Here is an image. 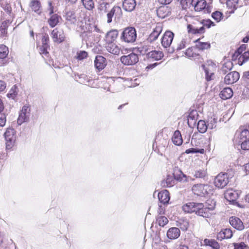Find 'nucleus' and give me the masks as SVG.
<instances>
[{"label":"nucleus","instance_id":"09e8293b","mask_svg":"<svg viewBox=\"0 0 249 249\" xmlns=\"http://www.w3.org/2000/svg\"><path fill=\"white\" fill-rule=\"evenodd\" d=\"M185 153L186 154L190 153H199L200 154H203L204 153V150L203 149H196L194 148H191L186 150Z\"/></svg>","mask_w":249,"mask_h":249},{"label":"nucleus","instance_id":"bb28decb","mask_svg":"<svg viewBox=\"0 0 249 249\" xmlns=\"http://www.w3.org/2000/svg\"><path fill=\"white\" fill-rule=\"evenodd\" d=\"M233 95V91L230 88H225L221 90L220 93V97L223 100L230 99Z\"/></svg>","mask_w":249,"mask_h":249},{"label":"nucleus","instance_id":"c03bdc74","mask_svg":"<svg viewBox=\"0 0 249 249\" xmlns=\"http://www.w3.org/2000/svg\"><path fill=\"white\" fill-rule=\"evenodd\" d=\"M17 87L14 86L10 90L7 96L8 98L14 99L17 95Z\"/></svg>","mask_w":249,"mask_h":249},{"label":"nucleus","instance_id":"680f3d73","mask_svg":"<svg viewBox=\"0 0 249 249\" xmlns=\"http://www.w3.org/2000/svg\"><path fill=\"white\" fill-rule=\"evenodd\" d=\"M49 37L48 35H44L42 38V45H49Z\"/></svg>","mask_w":249,"mask_h":249},{"label":"nucleus","instance_id":"603ef678","mask_svg":"<svg viewBox=\"0 0 249 249\" xmlns=\"http://www.w3.org/2000/svg\"><path fill=\"white\" fill-rule=\"evenodd\" d=\"M222 13L219 11H215L213 12L212 15V18L217 22H219L220 21L222 18Z\"/></svg>","mask_w":249,"mask_h":249},{"label":"nucleus","instance_id":"e433bc0d","mask_svg":"<svg viewBox=\"0 0 249 249\" xmlns=\"http://www.w3.org/2000/svg\"><path fill=\"white\" fill-rule=\"evenodd\" d=\"M156 222L160 226L164 227L168 223V220L167 217L164 216L158 215L156 219Z\"/></svg>","mask_w":249,"mask_h":249},{"label":"nucleus","instance_id":"6e6d98bb","mask_svg":"<svg viewBox=\"0 0 249 249\" xmlns=\"http://www.w3.org/2000/svg\"><path fill=\"white\" fill-rule=\"evenodd\" d=\"M1 6L3 9L8 13H10L11 10L10 5L6 3V2L2 1L0 3Z\"/></svg>","mask_w":249,"mask_h":249},{"label":"nucleus","instance_id":"bf43d9fd","mask_svg":"<svg viewBox=\"0 0 249 249\" xmlns=\"http://www.w3.org/2000/svg\"><path fill=\"white\" fill-rule=\"evenodd\" d=\"M88 53L85 51H80L77 53V58L78 60H82L87 57Z\"/></svg>","mask_w":249,"mask_h":249},{"label":"nucleus","instance_id":"cd10ccee","mask_svg":"<svg viewBox=\"0 0 249 249\" xmlns=\"http://www.w3.org/2000/svg\"><path fill=\"white\" fill-rule=\"evenodd\" d=\"M157 13L160 18H163L169 15L170 11L167 6H161L157 10Z\"/></svg>","mask_w":249,"mask_h":249},{"label":"nucleus","instance_id":"a211bd4d","mask_svg":"<svg viewBox=\"0 0 249 249\" xmlns=\"http://www.w3.org/2000/svg\"><path fill=\"white\" fill-rule=\"evenodd\" d=\"M233 232L230 228H226L222 230L217 235V239L219 240H222L224 239H230L232 237Z\"/></svg>","mask_w":249,"mask_h":249},{"label":"nucleus","instance_id":"37998d69","mask_svg":"<svg viewBox=\"0 0 249 249\" xmlns=\"http://www.w3.org/2000/svg\"><path fill=\"white\" fill-rule=\"evenodd\" d=\"M196 48L190 47L188 48L185 52V55L188 57H195L197 54L195 52Z\"/></svg>","mask_w":249,"mask_h":249},{"label":"nucleus","instance_id":"052dcab7","mask_svg":"<svg viewBox=\"0 0 249 249\" xmlns=\"http://www.w3.org/2000/svg\"><path fill=\"white\" fill-rule=\"evenodd\" d=\"M241 145V147L243 150H249V139L246 141H244L241 143L239 144Z\"/></svg>","mask_w":249,"mask_h":249},{"label":"nucleus","instance_id":"ddd939ff","mask_svg":"<svg viewBox=\"0 0 249 249\" xmlns=\"http://www.w3.org/2000/svg\"><path fill=\"white\" fill-rule=\"evenodd\" d=\"M174 34L173 32L166 31L161 38V45L164 48H167L170 46L173 41Z\"/></svg>","mask_w":249,"mask_h":249},{"label":"nucleus","instance_id":"b1692460","mask_svg":"<svg viewBox=\"0 0 249 249\" xmlns=\"http://www.w3.org/2000/svg\"><path fill=\"white\" fill-rule=\"evenodd\" d=\"M180 234V230L178 228L173 227L170 228L167 232V236L170 239H177Z\"/></svg>","mask_w":249,"mask_h":249},{"label":"nucleus","instance_id":"c756f323","mask_svg":"<svg viewBox=\"0 0 249 249\" xmlns=\"http://www.w3.org/2000/svg\"><path fill=\"white\" fill-rule=\"evenodd\" d=\"M65 18L68 24H74L76 21L75 13L71 11L67 12Z\"/></svg>","mask_w":249,"mask_h":249},{"label":"nucleus","instance_id":"ea45409f","mask_svg":"<svg viewBox=\"0 0 249 249\" xmlns=\"http://www.w3.org/2000/svg\"><path fill=\"white\" fill-rule=\"evenodd\" d=\"M204 242L207 245L211 247L213 249H220V246H219V244L214 240L205 239L204 240Z\"/></svg>","mask_w":249,"mask_h":249},{"label":"nucleus","instance_id":"2f4dec72","mask_svg":"<svg viewBox=\"0 0 249 249\" xmlns=\"http://www.w3.org/2000/svg\"><path fill=\"white\" fill-rule=\"evenodd\" d=\"M149 58H151L155 60L161 59L163 56V53L161 51H152L147 53Z\"/></svg>","mask_w":249,"mask_h":249},{"label":"nucleus","instance_id":"a18cd8bd","mask_svg":"<svg viewBox=\"0 0 249 249\" xmlns=\"http://www.w3.org/2000/svg\"><path fill=\"white\" fill-rule=\"evenodd\" d=\"M217 120L215 118H211L208 121V128L210 129H214L216 126Z\"/></svg>","mask_w":249,"mask_h":249},{"label":"nucleus","instance_id":"13d9d810","mask_svg":"<svg viewBox=\"0 0 249 249\" xmlns=\"http://www.w3.org/2000/svg\"><path fill=\"white\" fill-rule=\"evenodd\" d=\"M238 2V0H227V4L231 8H236V5Z\"/></svg>","mask_w":249,"mask_h":249},{"label":"nucleus","instance_id":"393cba45","mask_svg":"<svg viewBox=\"0 0 249 249\" xmlns=\"http://www.w3.org/2000/svg\"><path fill=\"white\" fill-rule=\"evenodd\" d=\"M118 36L117 30H111L106 35L105 41L107 43L114 42Z\"/></svg>","mask_w":249,"mask_h":249},{"label":"nucleus","instance_id":"39448f33","mask_svg":"<svg viewBox=\"0 0 249 249\" xmlns=\"http://www.w3.org/2000/svg\"><path fill=\"white\" fill-rule=\"evenodd\" d=\"M122 16V11L121 7L118 6H113L107 14V22L110 23L114 19L120 18Z\"/></svg>","mask_w":249,"mask_h":249},{"label":"nucleus","instance_id":"9b49d317","mask_svg":"<svg viewBox=\"0 0 249 249\" xmlns=\"http://www.w3.org/2000/svg\"><path fill=\"white\" fill-rule=\"evenodd\" d=\"M30 115V108L27 105L24 106L18 119V124L21 125L23 123L27 122L29 119Z\"/></svg>","mask_w":249,"mask_h":249},{"label":"nucleus","instance_id":"8fccbe9b","mask_svg":"<svg viewBox=\"0 0 249 249\" xmlns=\"http://www.w3.org/2000/svg\"><path fill=\"white\" fill-rule=\"evenodd\" d=\"M49 48V45H42L39 48V53L42 55H46L48 53V49Z\"/></svg>","mask_w":249,"mask_h":249},{"label":"nucleus","instance_id":"423d86ee","mask_svg":"<svg viewBox=\"0 0 249 249\" xmlns=\"http://www.w3.org/2000/svg\"><path fill=\"white\" fill-rule=\"evenodd\" d=\"M6 148L10 149L13 146L16 139V131L12 128H8L4 133Z\"/></svg>","mask_w":249,"mask_h":249},{"label":"nucleus","instance_id":"4c0bfd02","mask_svg":"<svg viewBox=\"0 0 249 249\" xmlns=\"http://www.w3.org/2000/svg\"><path fill=\"white\" fill-rule=\"evenodd\" d=\"M249 59V51L245 52L238 57V64L242 65L246 61Z\"/></svg>","mask_w":249,"mask_h":249},{"label":"nucleus","instance_id":"a878e982","mask_svg":"<svg viewBox=\"0 0 249 249\" xmlns=\"http://www.w3.org/2000/svg\"><path fill=\"white\" fill-rule=\"evenodd\" d=\"M158 198L160 203L167 204L170 200L169 192L166 190L161 191L158 194Z\"/></svg>","mask_w":249,"mask_h":249},{"label":"nucleus","instance_id":"e2e57ef3","mask_svg":"<svg viewBox=\"0 0 249 249\" xmlns=\"http://www.w3.org/2000/svg\"><path fill=\"white\" fill-rule=\"evenodd\" d=\"M202 66H203V67L204 69L205 72L206 78L207 80V81L211 80L212 79L211 76L213 74V73H209L208 70L205 68V66L203 65Z\"/></svg>","mask_w":249,"mask_h":249},{"label":"nucleus","instance_id":"6e6552de","mask_svg":"<svg viewBox=\"0 0 249 249\" xmlns=\"http://www.w3.org/2000/svg\"><path fill=\"white\" fill-rule=\"evenodd\" d=\"M120 61L124 65H134L138 62L139 57L136 53H132L127 55L122 56Z\"/></svg>","mask_w":249,"mask_h":249},{"label":"nucleus","instance_id":"338daca9","mask_svg":"<svg viewBox=\"0 0 249 249\" xmlns=\"http://www.w3.org/2000/svg\"><path fill=\"white\" fill-rule=\"evenodd\" d=\"M49 8L48 9V11L50 15H52L53 13V7L52 5V4L51 1H49L48 3Z\"/></svg>","mask_w":249,"mask_h":249},{"label":"nucleus","instance_id":"412c9836","mask_svg":"<svg viewBox=\"0 0 249 249\" xmlns=\"http://www.w3.org/2000/svg\"><path fill=\"white\" fill-rule=\"evenodd\" d=\"M114 0H96L98 3V9L101 12H107L109 4Z\"/></svg>","mask_w":249,"mask_h":249},{"label":"nucleus","instance_id":"dca6fc26","mask_svg":"<svg viewBox=\"0 0 249 249\" xmlns=\"http://www.w3.org/2000/svg\"><path fill=\"white\" fill-rule=\"evenodd\" d=\"M239 76V73L236 71L230 72L225 76L224 82L227 84H232L238 80Z\"/></svg>","mask_w":249,"mask_h":249},{"label":"nucleus","instance_id":"4468645a","mask_svg":"<svg viewBox=\"0 0 249 249\" xmlns=\"http://www.w3.org/2000/svg\"><path fill=\"white\" fill-rule=\"evenodd\" d=\"M162 31V25L161 23H158L153 29L152 33L149 36L148 40L152 42L156 40Z\"/></svg>","mask_w":249,"mask_h":249},{"label":"nucleus","instance_id":"58836bf2","mask_svg":"<svg viewBox=\"0 0 249 249\" xmlns=\"http://www.w3.org/2000/svg\"><path fill=\"white\" fill-rule=\"evenodd\" d=\"M8 53L9 50L8 47L3 44L0 45V58H5Z\"/></svg>","mask_w":249,"mask_h":249},{"label":"nucleus","instance_id":"4d7b16f0","mask_svg":"<svg viewBox=\"0 0 249 249\" xmlns=\"http://www.w3.org/2000/svg\"><path fill=\"white\" fill-rule=\"evenodd\" d=\"M206 175V172L205 170H199L196 172L195 176L197 178H203Z\"/></svg>","mask_w":249,"mask_h":249},{"label":"nucleus","instance_id":"0eeeda50","mask_svg":"<svg viewBox=\"0 0 249 249\" xmlns=\"http://www.w3.org/2000/svg\"><path fill=\"white\" fill-rule=\"evenodd\" d=\"M192 190L195 195L204 196L208 194L211 190V187L208 184H197L192 187Z\"/></svg>","mask_w":249,"mask_h":249},{"label":"nucleus","instance_id":"864d4df0","mask_svg":"<svg viewBox=\"0 0 249 249\" xmlns=\"http://www.w3.org/2000/svg\"><path fill=\"white\" fill-rule=\"evenodd\" d=\"M188 44L187 40L185 38H183L180 42L178 44L177 50H180L184 49Z\"/></svg>","mask_w":249,"mask_h":249},{"label":"nucleus","instance_id":"0e129e2a","mask_svg":"<svg viewBox=\"0 0 249 249\" xmlns=\"http://www.w3.org/2000/svg\"><path fill=\"white\" fill-rule=\"evenodd\" d=\"M6 85L5 82L0 80V92L3 91L6 88Z\"/></svg>","mask_w":249,"mask_h":249},{"label":"nucleus","instance_id":"f257e3e1","mask_svg":"<svg viewBox=\"0 0 249 249\" xmlns=\"http://www.w3.org/2000/svg\"><path fill=\"white\" fill-rule=\"evenodd\" d=\"M191 4L195 11H203L205 13H211L213 8L212 4L205 0H191Z\"/></svg>","mask_w":249,"mask_h":249},{"label":"nucleus","instance_id":"20e7f679","mask_svg":"<svg viewBox=\"0 0 249 249\" xmlns=\"http://www.w3.org/2000/svg\"><path fill=\"white\" fill-rule=\"evenodd\" d=\"M136 31L133 27L126 28L121 36V39L127 43L134 42L136 40Z\"/></svg>","mask_w":249,"mask_h":249},{"label":"nucleus","instance_id":"9d476101","mask_svg":"<svg viewBox=\"0 0 249 249\" xmlns=\"http://www.w3.org/2000/svg\"><path fill=\"white\" fill-rule=\"evenodd\" d=\"M240 194L239 190H235L232 189L227 190L224 193L225 199L232 204L237 203L236 200L238 199Z\"/></svg>","mask_w":249,"mask_h":249},{"label":"nucleus","instance_id":"69168bd1","mask_svg":"<svg viewBox=\"0 0 249 249\" xmlns=\"http://www.w3.org/2000/svg\"><path fill=\"white\" fill-rule=\"evenodd\" d=\"M91 30L93 32H96L99 33H102V31L99 29L97 25L95 24H94L93 25V27H91Z\"/></svg>","mask_w":249,"mask_h":249},{"label":"nucleus","instance_id":"de8ad7c7","mask_svg":"<svg viewBox=\"0 0 249 249\" xmlns=\"http://www.w3.org/2000/svg\"><path fill=\"white\" fill-rule=\"evenodd\" d=\"M7 33L6 23L3 22L0 27V37H3Z\"/></svg>","mask_w":249,"mask_h":249},{"label":"nucleus","instance_id":"f3484780","mask_svg":"<svg viewBox=\"0 0 249 249\" xmlns=\"http://www.w3.org/2000/svg\"><path fill=\"white\" fill-rule=\"evenodd\" d=\"M231 225L238 231H242L245 227L243 222L240 218L235 216H231L229 219Z\"/></svg>","mask_w":249,"mask_h":249},{"label":"nucleus","instance_id":"49530a36","mask_svg":"<svg viewBox=\"0 0 249 249\" xmlns=\"http://www.w3.org/2000/svg\"><path fill=\"white\" fill-rule=\"evenodd\" d=\"M232 66V64L231 62H227L223 65L221 71L224 73H226L228 70L231 69Z\"/></svg>","mask_w":249,"mask_h":249},{"label":"nucleus","instance_id":"f03ea898","mask_svg":"<svg viewBox=\"0 0 249 249\" xmlns=\"http://www.w3.org/2000/svg\"><path fill=\"white\" fill-rule=\"evenodd\" d=\"M203 207V203H196L194 202H189L184 204L182 206V210L184 212L191 213L195 212L196 213L201 216H206V213L201 211V209Z\"/></svg>","mask_w":249,"mask_h":249},{"label":"nucleus","instance_id":"7c9ffc66","mask_svg":"<svg viewBox=\"0 0 249 249\" xmlns=\"http://www.w3.org/2000/svg\"><path fill=\"white\" fill-rule=\"evenodd\" d=\"M173 142L177 145H180L182 143V139L180 132L178 130L175 131L172 138Z\"/></svg>","mask_w":249,"mask_h":249},{"label":"nucleus","instance_id":"7ed1b4c3","mask_svg":"<svg viewBox=\"0 0 249 249\" xmlns=\"http://www.w3.org/2000/svg\"><path fill=\"white\" fill-rule=\"evenodd\" d=\"M200 24H202V26L200 27H197L193 25H188L187 26L188 32L193 34H202L204 32V27L209 28L211 26L214 25L213 22L210 19L203 20Z\"/></svg>","mask_w":249,"mask_h":249},{"label":"nucleus","instance_id":"774afa93","mask_svg":"<svg viewBox=\"0 0 249 249\" xmlns=\"http://www.w3.org/2000/svg\"><path fill=\"white\" fill-rule=\"evenodd\" d=\"M172 0H158L159 3L162 4H169L172 2Z\"/></svg>","mask_w":249,"mask_h":249},{"label":"nucleus","instance_id":"6ab92c4d","mask_svg":"<svg viewBox=\"0 0 249 249\" xmlns=\"http://www.w3.org/2000/svg\"><path fill=\"white\" fill-rule=\"evenodd\" d=\"M94 65L99 71L102 70L107 65L106 59L101 55L97 56L94 60Z\"/></svg>","mask_w":249,"mask_h":249},{"label":"nucleus","instance_id":"473e14b6","mask_svg":"<svg viewBox=\"0 0 249 249\" xmlns=\"http://www.w3.org/2000/svg\"><path fill=\"white\" fill-rule=\"evenodd\" d=\"M175 183V179L173 176L168 175L165 179L162 181L161 184L166 187H171Z\"/></svg>","mask_w":249,"mask_h":249},{"label":"nucleus","instance_id":"aec40b11","mask_svg":"<svg viewBox=\"0 0 249 249\" xmlns=\"http://www.w3.org/2000/svg\"><path fill=\"white\" fill-rule=\"evenodd\" d=\"M52 37L54 42L61 43L64 40V35L62 31L54 29L52 32Z\"/></svg>","mask_w":249,"mask_h":249},{"label":"nucleus","instance_id":"4be33fe9","mask_svg":"<svg viewBox=\"0 0 249 249\" xmlns=\"http://www.w3.org/2000/svg\"><path fill=\"white\" fill-rule=\"evenodd\" d=\"M105 47L107 50L110 53L118 55L120 52V48L114 42H106Z\"/></svg>","mask_w":249,"mask_h":249},{"label":"nucleus","instance_id":"c85d7f7f","mask_svg":"<svg viewBox=\"0 0 249 249\" xmlns=\"http://www.w3.org/2000/svg\"><path fill=\"white\" fill-rule=\"evenodd\" d=\"M173 177L175 179L179 181H187V177L180 170L178 169L174 170Z\"/></svg>","mask_w":249,"mask_h":249},{"label":"nucleus","instance_id":"3c124183","mask_svg":"<svg viewBox=\"0 0 249 249\" xmlns=\"http://www.w3.org/2000/svg\"><path fill=\"white\" fill-rule=\"evenodd\" d=\"M233 245L234 249H246L248 247L244 242L234 243Z\"/></svg>","mask_w":249,"mask_h":249},{"label":"nucleus","instance_id":"72a5a7b5","mask_svg":"<svg viewBox=\"0 0 249 249\" xmlns=\"http://www.w3.org/2000/svg\"><path fill=\"white\" fill-rule=\"evenodd\" d=\"M30 7L37 14H39L41 13V4L39 0H32Z\"/></svg>","mask_w":249,"mask_h":249},{"label":"nucleus","instance_id":"f8f14e48","mask_svg":"<svg viewBox=\"0 0 249 249\" xmlns=\"http://www.w3.org/2000/svg\"><path fill=\"white\" fill-rule=\"evenodd\" d=\"M215 201L213 200L209 199L207 200L205 205L203 204L201 211L206 213V216H203V217H209L211 215L210 211H213L215 209Z\"/></svg>","mask_w":249,"mask_h":249},{"label":"nucleus","instance_id":"5fc2aeb1","mask_svg":"<svg viewBox=\"0 0 249 249\" xmlns=\"http://www.w3.org/2000/svg\"><path fill=\"white\" fill-rule=\"evenodd\" d=\"M6 117L4 113L0 111V126L3 127L6 124Z\"/></svg>","mask_w":249,"mask_h":249},{"label":"nucleus","instance_id":"f704fd0d","mask_svg":"<svg viewBox=\"0 0 249 249\" xmlns=\"http://www.w3.org/2000/svg\"><path fill=\"white\" fill-rule=\"evenodd\" d=\"M60 18L57 14L52 15L48 20L49 24L52 28L55 27L58 23Z\"/></svg>","mask_w":249,"mask_h":249},{"label":"nucleus","instance_id":"c9c22d12","mask_svg":"<svg viewBox=\"0 0 249 249\" xmlns=\"http://www.w3.org/2000/svg\"><path fill=\"white\" fill-rule=\"evenodd\" d=\"M197 128L200 133H205L207 129V124L204 120H199L197 123Z\"/></svg>","mask_w":249,"mask_h":249},{"label":"nucleus","instance_id":"2eb2a0df","mask_svg":"<svg viewBox=\"0 0 249 249\" xmlns=\"http://www.w3.org/2000/svg\"><path fill=\"white\" fill-rule=\"evenodd\" d=\"M249 139V131L244 129L236 132L235 136V141L237 144H240Z\"/></svg>","mask_w":249,"mask_h":249},{"label":"nucleus","instance_id":"a19ab883","mask_svg":"<svg viewBox=\"0 0 249 249\" xmlns=\"http://www.w3.org/2000/svg\"><path fill=\"white\" fill-rule=\"evenodd\" d=\"M82 1L85 7L89 10H91L94 7L93 0H82Z\"/></svg>","mask_w":249,"mask_h":249},{"label":"nucleus","instance_id":"1a4fd4ad","mask_svg":"<svg viewBox=\"0 0 249 249\" xmlns=\"http://www.w3.org/2000/svg\"><path fill=\"white\" fill-rule=\"evenodd\" d=\"M229 182V177L227 173L219 174L214 179V185L218 188H223Z\"/></svg>","mask_w":249,"mask_h":249},{"label":"nucleus","instance_id":"5701e85b","mask_svg":"<svg viewBox=\"0 0 249 249\" xmlns=\"http://www.w3.org/2000/svg\"><path fill=\"white\" fill-rule=\"evenodd\" d=\"M136 5L135 0H124L123 2V9L127 12L134 10Z\"/></svg>","mask_w":249,"mask_h":249},{"label":"nucleus","instance_id":"79ce46f5","mask_svg":"<svg viewBox=\"0 0 249 249\" xmlns=\"http://www.w3.org/2000/svg\"><path fill=\"white\" fill-rule=\"evenodd\" d=\"M197 43L196 44V47L199 50H205L208 49L210 48V43L208 42H200L198 40L197 41Z\"/></svg>","mask_w":249,"mask_h":249}]
</instances>
